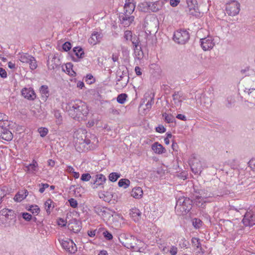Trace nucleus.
<instances>
[{
  "instance_id": "nucleus-26",
  "label": "nucleus",
  "mask_w": 255,
  "mask_h": 255,
  "mask_svg": "<svg viewBox=\"0 0 255 255\" xmlns=\"http://www.w3.org/2000/svg\"><path fill=\"white\" fill-rule=\"evenodd\" d=\"M134 8L135 5L134 3L126 1L124 6V13L131 14L134 11Z\"/></svg>"
},
{
  "instance_id": "nucleus-23",
  "label": "nucleus",
  "mask_w": 255,
  "mask_h": 255,
  "mask_svg": "<svg viewBox=\"0 0 255 255\" xmlns=\"http://www.w3.org/2000/svg\"><path fill=\"white\" fill-rule=\"evenodd\" d=\"M152 149L155 153L159 154L165 153L166 151L165 148L158 142H156L152 145Z\"/></svg>"
},
{
  "instance_id": "nucleus-17",
  "label": "nucleus",
  "mask_w": 255,
  "mask_h": 255,
  "mask_svg": "<svg viewBox=\"0 0 255 255\" xmlns=\"http://www.w3.org/2000/svg\"><path fill=\"white\" fill-rule=\"evenodd\" d=\"M18 59L22 63L26 64H35L36 63L35 58L27 53L19 54Z\"/></svg>"
},
{
  "instance_id": "nucleus-30",
  "label": "nucleus",
  "mask_w": 255,
  "mask_h": 255,
  "mask_svg": "<svg viewBox=\"0 0 255 255\" xmlns=\"http://www.w3.org/2000/svg\"><path fill=\"white\" fill-rule=\"evenodd\" d=\"M151 2L144 1L138 4V7L141 11L147 12L151 10Z\"/></svg>"
},
{
  "instance_id": "nucleus-11",
  "label": "nucleus",
  "mask_w": 255,
  "mask_h": 255,
  "mask_svg": "<svg viewBox=\"0 0 255 255\" xmlns=\"http://www.w3.org/2000/svg\"><path fill=\"white\" fill-rule=\"evenodd\" d=\"M92 178L93 181L91 182V184L93 189H97L98 187L103 188V184L107 180L105 176L102 174H98Z\"/></svg>"
},
{
  "instance_id": "nucleus-7",
  "label": "nucleus",
  "mask_w": 255,
  "mask_h": 255,
  "mask_svg": "<svg viewBox=\"0 0 255 255\" xmlns=\"http://www.w3.org/2000/svg\"><path fill=\"white\" fill-rule=\"evenodd\" d=\"M187 6L185 9V11L188 14L196 17H200V12L196 0H187Z\"/></svg>"
},
{
  "instance_id": "nucleus-31",
  "label": "nucleus",
  "mask_w": 255,
  "mask_h": 255,
  "mask_svg": "<svg viewBox=\"0 0 255 255\" xmlns=\"http://www.w3.org/2000/svg\"><path fill=\"white\" fill-rule=\"evenodd\" d=\"M241 73L245 76H251L255 74V70L254 68L247 66L241 69Z\"/></svg>"
},
{
  "instance_id": "nucleus-58",
  "label": "nucleus",
  "mask_w": 255,
  "mask_h": 255,
  "mask_svg": "<svg viewBox=\"0 0 255 255\" xmlns=\"http://www.w3.org/2000/svg\"><path fill=\"white\" fill-rule=\"evenodd\" d=\"M22 217L26 221H30L32 219V216L30 214L24 212L21 213Z\"/></svg>"
},
{
  "instance_id": "nucleus-44",
  "label": "nucleus",
  "mask_w": 255,
  "mask_h": 255,
  "mask_svg": "<svg viewBox=\"0 0 255 255\" xmlns=\"http://www.w3.org/2000/svg\"><path fill=\"white\" fill-rule=\"evenodd\" d=\"M127 98L128 95L127 94L122 93L118 96L117 101L119 103L123 104L125 103Z\"/></svg>"
},
{
  "instance_id": "nucleus-62",
  "label": "nucleus",
  "mask_w": 255,
  "mask_h": 255,
  "mask_svg": "<svg viewBox=\"0 0 255 255\" xmlns=\"http://www.w3.org/2000/svg\"><path fill=\"white\" fill-rule=\"evenodd\" d=\"M248 164L251 169L255 171V158L251 159L248 162Z\"/></svg>"
},
{
  "instance_id": "nucleus-6",
  "label": "nucleus",
  "mask_w": 255,
  "mask_h": 255,
  "mask_svg": "<svg viewBox=\"0 0 255 255\" xmlns=\"http://www.w3.org/2000/svg\"><path fill=\"white\" fill-rule=\"evenodd\" d=\"M245 227H253L255 225V208H249L242 221Z\"/></svg>"
},
{
  "instance_id": "nucleus-27",
  "label": "nucleus",
  "mask_w": 255,
  "mask_h": 255,
  "mask_svg": "<svg viewBox=\"0 0 255 255\" xmlns=\"http://www.w3.org/2000/svg\"><path fill=\"white\" fill-rule=\"evenodd\" d=\"M101 38V34L99 32H94L89 39V42L91 44L95 45L97 43L100 41Z\"/></svg>"
},
{
  "instance_id": "nucleus-16",
  "label": "nucleus",
  "mask_w": 255,
  "mask_h": 255,
  "mask_svg": "<svg viewBox=\"0 0 255 255\" xmlns=\"http://www.w3.org/2000/svg\"><path fill=\"white\" fill-rule=\"evenodd\" d=\"M0 215L4 216L6 220L15 221L16 214L12 210L4 208L0 211Z\"/></svg>"
},
{
  "instance_id": "nucleus-12",
  "label": "nucleus",
  "mask_w": 255,
  "mask_h": 255,
  "mask_svg": "<svg viewBox=\"0 0 255 255\" xmlns=\"http://www.w3.org/2000/svg\"><path fill=\"white\" fill-rule=\"evenodd\" d=\"M192 171L197 175H200L203 169L201 162L196 158H194L190 163Z\"/></svg>"
},
{
  "instance_id": "nucleus-43",
  "label": "nucleus",
  "mask_w": 255,
  "mask_h": 255,
  "mask_svg": "<svg viewBox=\"0 0 255 255\" xmlns=\"http://www.w3.org/2000/svg\"><path fill=\"white\" fill-rule=\"evenodd\" d=\"M121 176V174L118 172H112L109 175V179L111 182H116Z\"/></svg>"
},
{
  "instance_id": "nucleus-13",
  "label": "nucleus",
  "mask_w": 255,
  "mask_h": 255,
  "mask_svg": "<svg viewBox=\"0 0 255 255\" xmlns=\"http://www.w3.org/2000/svg\"><path fill=\"white\" fill-rule=\"evenodd\" d=\"M12 138V133L8 128L3 126H0V138L6 141H10Z\"/></svg>"
},
{
  "instance_id": "nucleus-10",
  "label": "nucleus",
  "mask_w": 255,
  "mask_h": 255,
  "mask_svg": "<svg viewBox=\"0 0 255 255\" xmlns=\"http://www.w3.org/2000/svg\"><path fill=\"white\" fill-rule=\"evenodd\" d=\"M200 45L204 51L212 49L215 45L214 38L210 36L200 40Z\"/></svg>"
},
{
  "instance_id": "nucleus-47",
  "label": "nucleus",
  "mask_w": 255,
  "mask_h": 255,
  "mask_svg": "<svg viewBox=\"0 0 255 255\" xmlns=\"http://www.w3.org/2000/svg\"><path fill=\"white\" fill-rule=\"evenodd\" d=\"M95 211L97 214L101 216L106 215L107 214H109L106 210H104V208H102L101 207H95Z\"/></svg>"
},
{
  "instance_id": "nucleus-53",
  "label": "nucleus",
  "mask_w": 255,
  "mask_h": 255,
  "mask_svg": "<svg viewBox=\"0 0 255 255\" xmlns=\"http://www.w3.org/2000/svg\"><path fill=\"white\" fill-rule=\"evenodd\" d=\"M133 37L132 35V32L130 30H126L124 33V38L126 40H130L131 38Z\"/></svg>"
},
{
  "instance_id": "nucleus-1",
  "label": "nucleus",
  "mask_w": 255,
  "mask_h": 255,
  "mask_svg": "<svg viewBox=\"0 0 255 255\" xmlns=\"http://www.w3.org/2000/svg\"><path fill=\"white\" fill-rule=\"evenodd\" d=\"M66 108L69 115L79 121L85 120L89 111L87 104L81 100L69 103Z\"/></svg>"
},
{
  "instance_id": "nucleus-20",
  "label": "nucleus",
  "mask_w": 255,
  "mask_h": 255,
  "mask_svg": "<svg viewBox=\"0 0 255 255\" xmlns=\"http://www.w3.org/2000/svg\"><path fill=\"white\" fill-rule=\"evenodd\" d=\"M129 214L135 222L139 221L141 218V213L137 208H135L130 209Z\"/></svg>"
},
{
  "instance_id": "nucleus-48",
  "label": "nucleus",
  "mask_w": 255,
  "mask_h": 255,
  "mask_svg": "<svg viewBox=\"0 0 255 255\" xmlns=\"http://www.w3.org/2000/svg\"><path fill=\"white\" fill-rule=\"evenodd\" d=\"M202 221L198 218H194L192 221V225L196 229H199L202 225Z\"/></svg>"
},
{
  "instance_id": "nucleus-57",
  "label": "nucleus",
  "mask_w": 255,
  "mask_h": 255,
  "mask_svg": "<svg viewBox=\"0 0 255 255\" xmlns=\"http://www.w3.org/2000/svg\"><path fill=\"white\" fill-rule=\"evenodd\" d=\"M91 176L89 173H83L81 177V180L83 181H88L91 178Z\"/></svg>"
},
{
  "instance_id": "nucleus-22",
  "label": "nucleus",
  "mask_w": 255,
  "mask_h": 255,
  "mask_svg": "<svg viewBox=\"0 0 255 255\" xmlns=\"http://www.w3.org/2000/svg\"><path fill=\"white\" fill-rule=\"evenodd\" d=\"M129 77H125L124 79L117 80L115 88L117 90H121L126 87L128 83Z\"/></svg>"
},
{
  "instance_id": "nucleus-9",
  "label": "nucleus",
  "mask_w": 255,
  "mask_h": 255,
  "mask_svg": "<svg viewBox=\"0 0 255 255\" xmlns=\"http://www.w3.org/2000/svg\"><path fill=\"white\" fill-rule=\"evenodd\" d=\"M59 241L63 249L70 254H74L77 251L76 245L69 239H59Z\"/></svg>"
},
{
  "instance_id": "nucleus-21",
  "label": "nucleus",
  "mask_w": 255,
  "mask_h": 255,
  "mask_svg": "<svg viewBox=\"0 0 255 255\" xmlns=\"http://www.w3.org/2000/svg\"><path fill=\"white\" fill-rule=\"evenodd\" d=\"M26 168L27 172L35 174L38 170V163L35 160H33L31 163L26 166Z\"/></svg>"
},
{
  "instance_id": "nucleus-18",
  "label": "nucleus",
  "mask_w": 255,
  "mask_h": 255,
  "mask_svg": "<svg viewBox=\"0 0 255 255\" xmlns=\"http://www.w3.org/2000/svg\"><path fill=\"white\" fill-rule=\"evenodd\" d=\"M194 192L196 194V195L206 199L211 197L213 196L212 193H209L207 192V191L203 189H196L195 187H194Z\"/></svg>"
},
{
  "instance_id": "nucleus-61",
  "label": "nucleus",
  "mask_w": 255,
  "mask_h": 255,
  "mask_svg": "<svg viewBox=\"0 0 255 255\" xmlns=\"http://www.w3.org/2000/svg\"><path fill=\"white\" fill-rule=\"evenodd\" d=\"M70 206L72 208H75L78 206V203L76 200L74 198H71L68 200Z\"/></svg>"
},
{
  "instance_id": "nucleus-63",
  "label": "nucleus",
  "mask_w": 255,
  "mask_h": 255,
  "mask_svg": "<svg viewBox=\"0 0 255 255\" xmlns=\"http://www.w3.org/2000/svg\"><path fill=\"white\" fill-rule=\"evenodd\" d=\"M156 131L159 133H163L166 131V128L162 125H159L156 128Z\"/></svg>"
},
{
  "instance_id": "nucleus-45",
  "label": "nucleus",
  "mask_w": 255,
  "mask_h": 255,
  "mask_svg": "<svg viewBox=\"0 0 255 255\" xmlns=\"http://www.w3.org/2000/svg\"><path fill=\"white\" fill-rule=\"evenodd\" d=\"M226 107L228 108H232L235 103L234 97L232 96L228 97L226 100Z\"/></svg>"
},
{
  "instance_id": "nucleus-5",
  "label": "nucleus",
  "mask_w": 255,
  "mask_h": 255,
  "mask_svg": "<svg viewBox=\"0 0 255 255\" xmlns=\"http://www.w3.org/2000/svg\"><path fill=\"white\" fill-rule=\"evenodd\" d=\"M190 38V34L185 29H178L176 30L173 35V39L177 43L184 44L186 43Z\"/></svg>"
},
{
  "instance_id": "nucleus-35",
  "label": "nucleus",
  "mask_w": 255,
  "mask_h": 255,
  "mask_svg": "<svg viewBox=\"0 0 255 255\" xmlns=\"http://www.w3.org/2000/svg\"><path fill=\"white\" fill-rule=\"evenodd\" d=\"M53 113L56 119V123L57 125L60 126L63 123V118L59 110H54Z\"/></svg>"
},
{
  "instance_id": "nucleus-41",
  "label": "nucleus",
  "mask_w": 255,
  "mask_h": 255,
  "mask_svg": "<svg viewBox=\"0 0 255 255\" xmlns=\"http://www.w3.org/2000/svg\"><path fill=\"white\" fill-rule=\"evenodd\" d=\"M162 116L164 118L165 121L167 123H172L175 121L174 117L171 114L164 113L162 114Z\"/></svg>"
},
{
  "instance_id": "nucleus-64",
  "label": "nucleus",
  "mask_w": 255,
  "mask_h": 255,
  "mask_svg": "<svg viewBox=\"0 0 255 255\" xmlns=\"http://www.w3.org/2000/svg\"><path fill=\"white\" fill-rule=\"evenodd\" d=\"M169 253L172 255H176L177 253V248L175 246H171L169 250Z\"/></svg>"
},
{
  "instance_id": "nucleus-42",
  "label": "nucleus",
  "mask_w": 255,
  "mask_h": 255,
  "mask_svg": "<svg viewBox=\"0 0 255 255\" xmlns=\"http://www.w3.org/2000/svg\"><path fill=\"white\" fill-rule=\"evenodd\" d=\"M40 92L43 96H45L46 98H48L49 95V91L48 87L47 85H42L40 88Z\"/></svg>"
},
{
  "instance_id": "nucleus-4",
  "label": "nucleus",
  "mask_w": 255,
  "mask_h": 255,
  "mask_svg": "<svg viewBox=\"0 0 255 255\" xmlns=\"http://www.w3.org/2000/svg\"><path fill=\"white\" fill-rule=\"evenodd\" d=\"M125 242L122 243L124 247L128 249H131L135 252H140V248L137 245V242L141 243V242L137 240L135 237L130 235H125Z\"/></svg>"
},
{
  "instance_id": "nucleus-60",
  "label": "nucleus",
  "mask_w": 255,
  "mask_h": 255,
  "mask_svg": "<svg viewBox=\"0 0 255 255\" xmlns=\"http://www.w3.org/2000/svg\"><path fill=\"white\" fill-rule=\"evenodd\" d=\"M161 90L164 92V93L166 94H169L170 93V87L167 85H166V84H163L162 86H161Z\"/></svg>"
},
{
  "instance_id": "nucleus-19",
  "label": "nucleus",
  "mask_w": 255,
  "mask_h": 255,
  "mask_svg": "<svg viewBox=\"0 0 255 255\" xmlns=\"http://www.w3.org/2000/svg\"><path fill=\"white\" fill-rule=\"evenodd\" d=\"M193 204L197 207L201 208H204L206 206V203L207 202V199L201 198L199 196L195 195L194 200Z\"/></svg>"
},
{
  "instance_id": "nucleus-28",
  "label": "nucleus",
  "mask_w": 255,
  "mask_h": 255,
  "mask_svg": "<svg viewBox=\"0 0 255 255\" xmlns=\"http://www.w3.org/2000/svg\"><path fill=\"white\" fill-rule=\"evenodd\" d=\"M143 195V191L140 187H136L133 188L131 191V196L136 199L140 198Z\"/></svg>"
},
{
  "instance_id": "nucleus-52",
  "label": "nucleus",
  "mask_w": 255,
  "mask_h": 255,
  "mask_svg": "<svg viewBox=\"0 0 255 255\" xmlns=\"http://www.w3.org/2000/svg\"><path fill=\"white\" fill-rule=\"evenodd\" d=\"M72 48V45L69 41H66L62 45V49L65 52L69 51Z\"/></svg>"
},
{
  "instance_id": "nucleus-39",
  "label": "nucleus",
  "mask_w": 255,
  "mask_h": 255,
  "mask_svg": "<svg viewBox=\"0 0 255 255\" xmlns=\"http://www.w3.org/2000/svg\"><path fill=\"white\" fill-rule=\"evenodd\" d=\"M52 204H54V202L50 199H47L44 203L45 210L48 215L51 213V208H54V205L52 206Z\"/></svg>"
},
{
  "instance_id": "nucleus-55",
  "label": "nucleus",
  "mask_w": 255,
  "mask_h": 255,
  "mask_svg": "<svg viewBox=\"0 0 255 255\" xmlns=\"http://www.w3.org/2000/svg\"><path fill=\"white\" fill-rule=\"evenodd\" d=\"M29 211L31 212L33 214H38L40 211V209L37 205H32L29 209Z\"/></svg>"
},
{
  "instance_id": "nucleus-51",
  "label": "nucleus",
  "mask_w": 255,
  "mask_h": 255,
  "mask_svg": "<svg viewBox=\"0 0 255 255\" xmlns=\"http://www.w3.org/2000/svg\"><path fill=\"white\" fill-rule=\"evenodd\" d=\"M95 81V79H94L93 75L91 74H87L85 82L88 84H91L94 83Z\"/></svg>"
},
{
  "instance_id": "nucleus-8",
  "label": "nucleus",
  "mask_w": 255,
  "mask_h": 255,
  "mask_svg": "<svg viewBox=\"0 0 255 255\" xmlns=\"http://www.w3.org/2000/svg\"><path fill=\"white\" fill-rule=\"evenodd\" d=\"M240 3L236 0H231L226 3V11L229 15L235 16L239 13L240 10Z\"/></svg>"
},
{
  "instance_id": "nucleus-49",
  "label": "nucleus",
  "mask_w": 255,
  "mask_h": 255,
  "mask_svg": "<svg viewBox=\"0 0 255 255\" xmlns=\"http://www.w3.org/2000/svg\"><path fill=\"white\" fill-rule=\"evenodd\" d=\"M38 131L41 137H44L47 134L48 132V129L46 128L41 127L38 128Z\"/></svg>"
},
{
  "instance_id": "nucleus-40",
  "label": "nucleus",
  "mask_w": 255,
  "mask_h": 255,
  "mask_svg": "<svg viewBox=\"0 0 255 255\" xmlns=\"http://www.w3.org/2000/svg\"><path fill=\"white\" fill-rule=\"evenodd\" d=\"M130 184V181L127 179H121L118 182V185L120 187H123L124 189L128 188Z\"/></svg>"
},
{
  "instance_id": "nucleus-24",
  "label": "nucleus",
  "mask_w": 255,
  "mask_h": 255,
  "mask_svg": "<svg viewBox=\"0 0 255 255\" xmlns=\"http://www.w3.org/2000/svg\"><path fill=\"white\" fill-rule=\"evenodd\" d=\"M99 197L105 202H110L113 197V194L111 191H103L99 193Z\"/></svg>"
},
{
  "instance_id": "nucleus-14",
  "label": "nucleus",
  "mask_w": 255,
  "mask_h": 255,
  "mask_svg": "<svg viewBox=\"0 0 255 255\" xmlns=\"http://www.w3.org/2000/svg\"><path fill=\"white\" fill-rule=\"evenodd\" d=\"M21 93L24 98L30 101L34 100L36 97L35 92L31 88H24L21 90Z\"/></svg>"
},
{
  "instance_id": "nucleus-29",
  "label": "nucleus",
  "mask_w": 255,
  "mask_h": 255,
  "mask_svg": "<svg viewBox=\"0 0 255 255\" xmlns=\"http://www.w3.org/2000/svg\"><path fill=\"white\" fill-rule=\"evenodd\" d=\"M173 100L175 103H180L182 102V100H185V98L183 97V93L180 91H175L172 95Z\"/></svg>"
},
{
  "instance_id": "nucleus-25",
  "label": "nucleus",
  "mask_w": 255,
  "mask_h": 255,
  "mask_svg": "<svg viewBox=\"0 0 255 255\" xmlns=\"http://www.w3.org/2000/svg\"><path fill=\"white\" fill-rule=\"evenodd\" d=\"M28 194V192L27 190H22L16 193L14 197V199L15 201L20 202L26 198Z\"/></svg>"
},
{
  "instance_id": "nucleus-37",
  "label": "nucleus",
  "mask_w": 255,
  "mask_h": 255,
  "mask_svg": "<svg viewBox=\"0 0 255 255\" xmlns=\"http://www.w3.org/2000/svg\"><path fill=\"white\" fill-rule=\"evenodd\" d=\"M201 103H203L207 108L210 107L212 105V100L211 98L208 97L205 95L202 94L201 96Z\"/></svg>"
},
{
  "instance_id": "nucleus-32",
  "label": "nucleus",
  "mask_w": 255,
  "mask_h": 255,
  "mask_svg": "<svg viewBox=\"0 0 255 255\" xmlns=\"http://www.w3.org/2000/svg\"><path fill=\"white\" fill-rule=\"evenodd\" d=\"M73 65H62V70L71 76H75L76 73L73 70Z\"/></svg>"
},
{
  "instance_id": "nucleus-56",
  "label": "nucleus",
  "mask_w": 255,
  "mask_h": 255,
  "mask_svg": "<svg viewBox=\"0 0 255 255\" xmlns=\"http://www.w3.org/2000/svg\"><path fill=\"white\" fill-rule=\"evenodd\" d=\"M103 235L105 238L108 241L112 240L113 238V236L111 233H110L109 231L107 230L104 231L103 233Z\"/></svg>"
},
{
  "instance_id": "nucleus-59",
  "label": "nucleus",
  "mask_w": 255,
  "mask_h": 255,
  "mask_svg": "<svg viewBox=\"0 0 255 255\" xmlns=\"http://www.w3.org/2000/svg\"><path fill=\"white\" fill-rule=\"evenodd\" d=\"M40 188L39 191L40 193H42L44 192L46 188L49 187V184L47 183H41L39 184Z\"/></svg>"
},
{
  "instance_id": "nucleus-3",
  "label": "nucleus",
  "mask_w": 255,
  "mask_h": 255,
  "mask_svg": "<svg viewBox=\"0 0 255 255\" xmlns=\"http://www.w3.org/2000/svg\"><path fill=\"white\" fill-rule=\"evenodd\" d=\"M77 137L75 140V147L79 152H85L86 151L91 150L93 148L92 143L91 140L86 138V136Z\"/></svg>"
},
{
  "instance_id": "nucleus-36",
  "label": "nucleus",
  "mask_w": 255,
  "mask_h": 255,
  "mask_svg": "<svg viewBox=\"0 0 255 255\" xmlns=\"http://www.w3.org/2000/svg\"><path fill=\"white\" fill-rule=\"evenodd\" d=\"M73 51L78 58H83L85 54L83 49L80 46L74 47Z\"/></svg>"
},
{
  "instance_id": "nucleus-2",
  "label": "nucleus",
  "mask_w": 255,
  "mask_h": 255,
  "mask_svg": "<svg viewBox=\"0 0 255 255\" xmlns=\"http://www.w3.org/2000/svg\"><path fill=\"white\" fill-rule=\"evenodd\" d=\"M175 211L178 215L187 214L192 209L193 202L189 197L181 196L176 198Z\"/></svg>"
},
{
  "instance_id": "nucleus-33",
  "label": "nucleus",
  "mask_w": 255,
  "mask_h": 255,
  "mask_svg": "<svg viewBox=\"0 0 255 255\" xmlns=\"http://www.w3.org/2000/svg\"><path fill=\"white\" fill-rule=\"evenodd\" d=\"M117 80H120L124 79L125 77H129L128 75V70L127 68H126L125 70H122L121 69H119L117 71Z\"/></svg>"
},
{
  "instance_id": "nucleus-54",
  "label": "nucleus",
  "mask_w": 255,
  "mask_h": 255,
  "mask_svg": "<svg viewBox=\"0 0 255 255\" xmlns=\"http://www.w3.org/2000/svg\"><path fill=\"white\" fill-rule=\"evenodd\" d=\"M191 242L193 245L196 246L197 248H200L201 247V244L200 243V239L197 238H192Z\"/></svg>"
},
{
  "instance_id": "nucleus-50",
  "label": "nucleus",
  "mask_w": 255,
  "mask_h": 255,
  "mask_svg": "<svg viewBox=\"0 0 255 255\" xmlns=\"http://www.w3.org/2000/svg\"><path fill=\"white\" fill-rule=\"evenodd\" d=\"M151 95H152V96L150 97V99L145 105L147 109H151L152 105L154 103V94L153 93H151Z\"/></svg>"
},
{
  "instance_id": "nucleus-46",
  "label": "nucleus",
  "mask_w": 255,
  "mask_h": 255,
  "mask_svg": "<svg viewBox=\"0 0 255 255\" xmlns=\"http://www.w3.org/2000/svg\"><path fill=\"white\" fill-rule=\"evenodd\" d=\"M244 92L248 93V95L251 97L255 98V88L246 87L244 90Z\"/></svg>"
},
{
  "instance_id": "nucleus-15",
  "label": "nucleus",
  "mask_w": 255,
  "mask_h": 255,
  "mask_svg": "<svg viewBox=\"0 0 255 255\" xmlns=\"http://www.w3.org/2000/svg\"><path fill=\"white\" fill-rule=\"evenodd\" d=\"M119 19L121 23L124 26L128 27L133 21L134 17L133 16H129V14L126 13H121L119 15Z\"/></svg>"
},
{
  "instance_id": "nucleus-38",
  "label": "nucleus",
  "mask_w": 255,
  "mask_h": 255,
  "mask_svg": "<svg viewBox=\"0 0 255 255\" xmlns=\"http://www.w3.org/2000/svg\"><path fill=\"white\" fill-rule=\"evenodd\" d=\"M133 45L134 49L136 50H141L140 44H139V38L136 35H134L133 37L130 40Z\"/></svg>"
},
{
  "instance_id": "nucleus-34",
  "label": "nucleus",
  "mask_w": 255,
  "mask_h": 255,
  "mask_svg": "<svg viewBox=\"0 0 255 255\" xmlns=\"http://www.w3.org/2000/svg\"><path fill=\"white\" fill-rule=\"evenodd\" d=\"M163 3V2L161 0H157L154 2H151V10L153 12H157L161 8Z\"/></svg>"
}]
</instances>
